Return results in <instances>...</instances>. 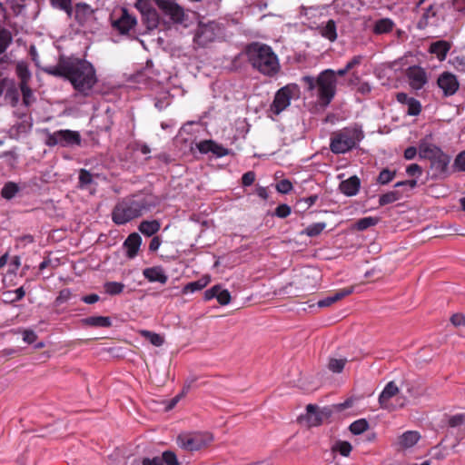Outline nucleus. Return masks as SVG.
Returning a JSON list of instances; mask_svg holds the SVG:
<instances>
[{
  "mask_svg": "<svg viewBox=\"0 0 465 465\" xmlns=\"http://www.w3.org/2000/svg\"><path fill=\"white\" fill-rule=\"evenodd\" d=\"M48 72L54 76L69 80L74 88L84 96L89 95L97 82L93 64L76 57L60 59L58 64Z\"/></svg>",
  "mask_w": 465,
  "mask_h": 465,
  "instance_id": "1",
  "label": "nucleus"
},
{
  "mask_svg": "<svg viewBox=\"0 0 465 465\" xmlns=\"http://www.w3.org/2000/svg\"><path fill=\"white\" fill-rule=\"evenodd\" d=\"M244 54L251 67L265 77L275 78L281 72L280 59L273 49L263 43L246 45Z\"/></svg>",
  "mask_w": 465,
  "mask_h": 465,
  "instance_id": "2",
  "label": "nucleus"
},
{
  "mask_svg": "<svg viewBox=\"0 0 465 465\" xmlns=\"http://www.w3.org/2000/svg\"><path fill=\"white\" fill-rule=\"evenodd\" d=\"M159 203L158 199L151 194H139L124 198L114 208L112 219L116 224H124L133 219L150 212Z\"/></svg>",
  "mask_w": 465,
  "mask_h": 465,
  "instance_id": "3",
  "label": "nucleus"
},
{
  "mask_svg": "<svg viewBox=\"0 0 465 465\" xmlns=\"http://www.w3.org/2000/svg\"><path fill=\"white\" fill-rule=\"evenodd\" d=\"M362 138L363 134L359 126H347L331 134L330 149L335 154L345 153L356 147Z\"/></svg>",
  "mask_w": 465,
  "mask_h": 465,
  "instance_id": "4",
  "label": "nucleus"
},
{
  "mask_svg": "<svg viewBox=\"0 0 465 465\" xmlns=\"http://www.w3.org/2000/svg\"><path fill=\"white\" fill-rule=\"evenodd\" d=\"M214 438L209 431H183L176 438V443L183 450L199 451L212 444Z\"/></svg>",
  "mask_w": 465,
  "mask_h": 465,
  "instance_id": "5",
  "label": "nucleus"
},
{
  "mask_svg": "<svg viewBox=\"0 0 465 465\" xmlns=\"http://www.w3.org/2000/svg\"><path fill=\"white\" fill-rule=\"evenodd\" d=\"M153 3L166 15L170 16L173 22L180 23L183 20L184 13L183 8L172 0H137L135 6L141 13H144L154 9Z\"/></svg>",
  "mask_w": 465,
  "mask_h": 465,
  "instance_id": "6",
  "label": "nucleus"
},
{
  "mask_svg": "<svg viewBox=\"0 0 465 465\" xmlns=\"http://www.w3.org/2000/svg\"><path fill=\"white\" fill-rule=\"evenodd\" d=\"M337 78L332 69H326L317 76L318 99L322 105H328L336 94Z\"/></svg>",
  "mask_w": 465,
  "mask_h": 465,
  "instance_id": "7",
  "label": "nucleus"
},
{
  "mask_svg": "<svg viewBox=\"0 0 465 465\" xmlns=\"http://www.w3.org/2000/svg\"><path fill=\"white\" fill-rule=\"evenodd\" d=\"M80 143V134L72 130H59L54 133H49L45 141V143L48 146L60 145L63 147L79 145Z\"/></svg>",
  "mask_w": 465,
  "mask_h": 465,
  "instance_id": "8",
  "label": "nucleus"
},
{
  "mask_svg": "<svg viewBox=\"0 0 465 465\" xmlns=\"http://www.w3.org/2000/svg\"><path fill=\"white\" fill-rule=\"evenodd\" d=\"M332 411L330 408L319 409L316 405L308 404L306 414L299 417V420L307 427H315L331 417Z\"/></svg>",
  "mask_w": 465,
  "mask_h": 465,
  "instance_id": "9",
  "label": "nucleus"
},
{
  "mask_svg": "<svg viewBox=\"0 0 465 465\" xmlns=\"http://www.w3.org/2000/svg\"><path fill=\"white\" fill-rule=\"evenodd\" d=\"M221 34V27L216 22H209L207 24L200 23L196 35L195 41L200 45H206L212 43Z\"/></svg>",
  "mask_w": 465,
  "mask_h": 465,
  "instance_id": "10",
  "label": "nucleus"
},
{
  "mask_svg": "<svg viewBox=\"0 0 465 465\" xmlns=\"http://www.w3.org/2000/svg\"><path fill=\"white\" fill-rule=\"evenodd\" d=\"M294 90H296V85H285L279 89L270 106L271 111L275 114H279L285 110L291 104Z\"/></svg>",
  "mask_w": 465,
  "mask_h": 465,
  "instance_id": "11",
  "label": "nucleus"
},
{
  "mask_svg": "<svg viewBox=\"0 0 465 465\" xmlns=\"http://www.w3.org/2000/svg\"><path fill=\"white\" fill-rule=\"evenodd\" d=\"M421 436L417 430H407L397 437L393 445L399 451H404L413 448L420 440Z\"/></svg>",
  "mask_w": 465,
  "mask_h": 465,
  "instance_id": "12",
  "label": "nucleus"
},
{
  "mask_svg": "<svg viewBox=\"0 0 465 465\" xmlns=\"http://www.w3.org/2000/svg\"><path fill=\"white\" fill-rule=\"evenodd\" d=\"M437 83L445 96L453 95L458 91L460 86L456 76L449 72L442 73L439 76Z\"/></svg>",
  "mask_w": 465,
  "mask_h": 465,
  "instance_id": "13",
  "label": "nucleus"
},
{
  "mask_svg": "<svg viewBox=\"0 0 465 465\" xmlns=\"http://www.w3.org/2000/svg\"><path fill=\"white\" fill-rule=\"evenodd\" d=\"M136 24L135 17L128 14L127 10L123 8L118 18L113 20V27L120 34H127Z\"/></svg>",
  "mask_w": 465,
  "mask_h": 465,
  "instance_id": "14",
  "label": "nucleus"
},
{
  "mask_svg": "<svg viewBox=\"0 0 465 465\" xmlns=\"http://www.w3.org/2000/svg\"><path fill=\"white\" fill-rule=\"evenodd\" d=\"M399 391V388L394 381L388 382L379 396V403L381 408L390 411H394L395 406L390 402V400L396 396Z\"/></svg>",
  "mask_w": 465,
  "mask_h": 465,
  "instance_id": "15",
  "label": "nucleus"
},
{
  "mask_svg": "<svg viewBox=\"0 0 465 465\" xmlns=\"http://www.w3.org/2000/svg\"><path fill=\"white\" fill-rule=\"evenodd\" d=\"M407 76L410 85L416 90L421 89L427 83L426 72L420 66L410 67L407 72Z\"/></svg>",
  "mask_w": 465,
  "mask_h": 465,
  "instance_id": "16",
  "label": "nucleus"
},
{
  "mask_svg": "<svg viewBox=\"0 0 465 465\" xmlns=\"http://www.w3.org/2000/svg\"><path fill=\"white\" fill-rule=\"evenodd\" d=\"M196 147L202 153H213L217 157H223L229 154V150L218 144L213 140H204L196 143Z\"/></svg>",
  "mask_w": 465,
  "mask_h": 465,
  "instance_id": "17",
  "label": "nucleus"
},
{
  "mask_svg": "<svg viewBox=\"0 0 465 465\" xmlns=\"http://www.w3.org/2000/svg\"><path fill=\"white\" fill-rule=\"evenodd\" d=\"M143 274L151 282H157L164 284L168 281V276L160 266L146 268L143 270Z\"/></svg>",
  "mask_w": 465,
  "mask_h": 465,
  "instance_id": "18",
  "label": "nucleus"
},
{
  "mask_svg": "<svg viewBox=\"0 0 465 465\" xmlns=\"http://www.w3.org/2000/svg\"><path fill=\"white\" fill-rule=\"evenodd\" d=\"M142 243V238L137 232L131 233L124 242L127 256L134 258L136 256Z\"/></svg>",
  "mask_w": 465,
  "mask_h": 465,
  "instance_id": "19",
  "label": "nucleus"
},
{
  "mask_svg": "<svg viewBox=\"0 0 465 465\" xmlns=\"http://www.w3.org/2000/svg\"><path fill=\"white\" fill-rule=\"evenodd\" d=\"M450 158L442 151L440 152L431 163V168L434 170L436 175H442L446 173L447 167L450 163Z\"/></svg>",
  "mask_w": 465,
  "mask_h": 465,
  "instance_id": "20",
  "label": "nucleus"
},
{
  "mask_svg": "<svg viewBox=\"0 0 465 465\" xmlns=\"http://www.w3.org/2000/svg\"><path fill=\"white\" fill-rule=\"evenodd\" d=\"M450 48L451 44L450 42L439 40L430 45L429 52L435 54L440 61H443Z\"/></svg>",
  "mask_w": 465,
  "mask_h": 465,
  "instance_id": "21",
  "label": "nucleus"
},
{
  "mask_svg": "<svg viewBox=\"0 0 465 465\" xmlns=\"http://www.w3.org/2000/svg\"><path fill=\"white\" fill-rule=\"evenodd\" d=\"M94 15V9L87 4L78 3L74 7V18L81 25H84Z\"/></svg>",
  "mask_w": 465,
  "mask_h": 465,
  "instance_id": "22",
  "label": "nucleus"
},
{
  "mask_svg": "<svg viewBox=\"0 0 465 465\" xmlns=\"http://www.w3.org/2000/svg\"><path fill=\"white\" fill-rule=\"evenodd\" d=\"M353 292V287H349L345 289H341L335 292L334 294L328 296L322 300H320L317 304L319 307H329L332 305L333 303L337 302L338 301L341 300L342 298L350 295Z\"/></svg>",
  "mask_w": 465,
  "mask_h": 465,
  "instance_id": "23",
  "label": "nucleus"
},
{
  "mask_svg": "<svg viewBox=\"0 0 465 465\" xmlns=\"http://www.w3.org/2000/svg\"><path fill=\"white\" fill-rule=\"evenodd\" d=\"M419 156L420 158L429 159L431 161L435 156L441 152V149L438 146L429 143L425 141H421L419 143Z\"/></svg>",
  "mask_w": 465,
  "mask_h": 465,
  "instance_id": "24",
  "label": "nucleus"
},
{
  "mask_svg": "<svg viewBox=\"0 0 465 465\" xmlns=\"http://www.w3.org/2000/svg\"><path fill=\"white\" fill-rule=\"evenodd\" d=\"M360 179L357 176H351L340 184V189L347 196L355 195L360 189Z\"/></svg>",
  "mask_w": 465,
  "mask_h": 465,
  "instance_id": "25",
  "label": "nucleus"
},
{
  "mask_svg": "<svg viewBox=\"0 0 465 465\" xmlns=\"http://www.w3.org/2000/svg\"><path fill=\"white\" fill-rule=\"evenodd\" d=\"M161 223L158 220H144L139 224V231L145 236L150 237L159 232Z\"/></svg>",
  "mask_w": 465,
  "mask_h": 465,
  "instance_id": "26",
  "label": "nucleus"
},
{
  "mask_svg": "<svg viewBox=\"0 0 465 465\" xmlns=\"http://www.w3.org/2000/svg\"><path fill=\"white\" fill-rule=\"evenodd\" d=\"M84 322L89 326L93 327H110L112 325V321L109 317L105 316H91L85 318Z\"/></svg>",
  "mask_w": 465,
  "mask_h": 465,
  "instance_id": "27",
  "label": "nucleus"
},
{
  "mask_svg": "<svg viewBox=\"0 0 465 465\" xmlns=\"http://www.w3.org/2000/svg\"><path fill=\"white\" fill-rule=\"evenodd\" d=\"M320 32L323 37L331 42L337 38L336 25L333 20H329L324 25L321 26Z\"/></svg>",
  "mask_w": 465,
  "mask_h": 465,
  "instance_id": "28",
  "label": "nucleus"
},
{
  "mask_svg": "<svg viewBox=\"0 0 465 465\" xmlns=\"http://www.w3.org/2000/svg\"><path fill=\"white\" fill-rule=\"evenodd\" d=\"M142 15L148 30H153L158 26L159 16L155 9L142 13Z\"/></svg>",
  "mask_w": 465,
  "mask_h": 465,
  "instance_id": "29",
  "label": "nucleus"
},
{
  "mask_svg": "<svg viewBox=\"0 0 465 465\" xmlns=\"http://www.w3.org/2000/svg\"><path fill=\"white\" fill-rule=\"evenodd\" d=\"M435 16L436 11L434 10L433 5H430L422 14L421 18L418 23V27L420 29H424L428 25H432L433 22L431 21V19L435 18Z\"/></svg>",
  "mask_w": 465,
  "mask_h": 465,
  "instance_id": "30",
  "label": "nucleus"
},
{
  "mask_svg": "<svg viewBox=\"0 0 465 465\" xmlns=\"http://www.w3.org/2000/svg\"><path fill=\"white\" fill-rule=\"evenodd\" d=\"M394 23L390 18H382L376 21L373 32L377 35L386 34L392 30Z\"/></svg>",
  "mask_w": 465,
  "mask_h": 465,
  "instance_id": "31",
  "label": "nucleus"
},
{
  "mask_svg": "<svg viewBox=\"0 0 465 465\" xmlns=\"http://www.w3.org/2000/svg\"><path fill=\"white\" fill-rule=\"evenodd\" d=\"M402 197V193L400 191H390L386 193H383L379 198V203L381 206L392 203Z\"/></svg>",
  "mask_w": 465,
  "mask_h": 465,
  "instance_id": "32",
  "label": "nucleus"
},
{
  "mask_svg": "<svg viewBox=\"0 0 465 465\" xmlns=\"http://www.w3.org/2000/svg\"><path fill=\"white\" fill-rule=\"evenodd\" d=\"M352 450V447L350 442L344 440H337L331 446V450L333 452H339L341 455L344 457H348Z\"/></svg>",
  "mask_w": 465,
  "mask_h": 465,
  "instance_id": "33",
  "label": "nucleus"
},
{
  "mask_svg": "<svg viewBox=\"0 0 465 465\" xmlns=\"http://www.w3.org/2000/svg\"><path fill=\"white\" fill-rule=\"evenodd\" d=\"M140 334L143 338L147 339L154 346H162L164 342L163 337L158 333L147 330H142L140 331Z\"/></svg>",
  "mask_w": 465,
  "mask_h": 465,
  "instance_id": "34",
  "label": "nucleus"
},
{
  "mask_svg": "<svg viewBox=\"0 0 465 465\" xmlns=\"http://www.w3.org/2000/svg\"><path fill=\"white\" fill-rule=\"evenodd\" d=\"M25 295V291L23 286L19 287L15 291H8L4 292V296L8 302H15L21 301Z\"/></svg>",
  "mask_w": 465,
  "mask_h": 465,
  "instance_id": "35",
  "label": "nucleus"
},
{
  "mask_svg": "<svg viewBox=\"0 0 465 465\" xmlns=\"http://www.w3.org/2000/svg\"><path fill=\"white\" fill-rule=\"evenodd\" d=\"M369 428V423L365 419H360L358 420L353 421L350 425V430L351 433L355 435H359L364 431H366Z\"/></svg>",
  "mask_w": 465,
  "mask_h": 465,
  "instance_id": "36",
  "label": "nucleus"
},
{
  "mask_svg": "<svg viewBox=\"0 0 465 465\" xmlns=\"http://www.w3.org/2000/svg\"><path fill=\"white\" fill-rule=\"evenodd\" d=\"M53 6L64 10L66 15L71 17L73 15V8L71 5L72 0H50Z\"/></svg>",
  "mask_w": 465,
  "mask_h": 465,
  "instance_id": "37",
  "label": "nucleus"
},
{
  "mask_svg": "<svg viewBox=\"0 0 465 465\" xmlns=\"http://www.w3.org/2000/svg\"><path fill=\"white\" fill-rule=\"evenodd\" d=\"M104 291L110 295H116L123 292L124 285L117 282H107L104 285Z\"/></svg>",
  "mask_w": 465,
  "mask_h": 465,
  "instance_id": "38",
  "label": "nucleus"
},
{
  "mask_svg": "<svg viewBox=\"0 0 465 465\" xmlns=\"http://www.w3.org/2000/svg\"><path fill=\"white\" fill-rule=\"evenodd\" d=\"M161 460L163 465H181L176 454L172 450L163 451Z\"/></svg>",
  "mask_w": 465,
  "mask_h": 465,
  "instance_id": "39",
  "label": "nucleus"
},
{
  "mask_svg": "<svg viewBox=\"0 0 465 465\" xmlns=\"http://www.w3.org/2000/svg\"><path fill=\"white\" fill-rule=\"evenodd\" d=\"M18 192V186L16 183L9 182L5 184V186L2 189V196L5 199H12L16 193Z\"/></svg>",
  "mask_w": 465,
  "mask_h": 465,
  "instance_id": "40",
  "label": "nucleus"
},
{
  "mask_svg": "<svg viewBox=\"0 0 465 465\" xmlns=\"http://www.w3.org/2000/svg\"><path fill=\"white\" fill-rule=\"evenodd\" d=\"M395 175H396L395 171H391V170L385 168L380 173V174L377 178V183L380 184H387L395 178Z\"/></svg>",
  "mask_w": 465,
  "mask_h": 465,
  "instance_id": "41",
  "label": "nucleus"
},
{
  "mask_svg": "<svg viewBox=\"0 0 465 465\" xmlns=\"http://www.w3.org/2000/svg\"><path fill=\"white\" fill-rule=\"evenodd\" d=\"M209 282L208 278H202L198 281L192 282L184 287V292H195L203 289Z\"/></svg>",
  "mask_w": 465,
  "mask_h": 465,
  "instance_id": "42",
  "label": "nucleus"
},
{
  "mask_svg": "<svg viewBox=\"0 0 465 465\" xmlns=\"http://www.w3.org/2000/svg\"><path fill=\"white\" fill-rule=\"evenodd\" d=\"M326 227V223H313L312 225H309L304 232L310 236V237H314V236H317L319 235Z\"/></svg>",
  "mask_w": 465,
  "mask_h": 465,
  "instance_id": "43",
  "label": "nucleus"
},
{
  "mask_svg": "<svg viewBox=\"0 0 465 465\" xmlns=\"http://www.w3.org/2000/svg\"><path fill=\"white\" fill-rule=\"evenodd\" d=\"M346 359H331L328 363V368L336 373H340L344 369Z\"/></svg>",
  "mask_w": 465,
  "mask_h": 465,
  "instance_id": "44",
  "label": "nucleus"
},
{
  "mask_svg": "<svg viewBox=\"0 0 465 465\" xmlns=\"http://www.w3.org/2000/svg\"><path fill=\"white\" fill-rule=\"evenodd\" d=\"M378 221V218L375 217H364L357 222V228L361 231L366 230L369 227L376 225Z\"/></svg>",
  "mask_w": 465,
  "mask_h": 465,
  "instance_id": "45",
  "label": "nucleus"
},
{
  "mask_svg": "<svg viewBox=\"0 0 465 465\" xmlns=\"http://www.w3.org/2000/svg\"><path fill=\"white\" fill-rule=\"evenodd\" d=\"M132 465H163L161 456L143 458L141 461L134 460Z\"/></svg>",
  "mask_w": 465,
  "mask_h": 465,
  "instance_id": "46",
  "label": "nucleus"
},
{
  "mask_svg": "<svg viewBox=\"0 0 465 465\" xmlns=\"http://www.w3.org/2000/svg\"><path fill=\"white\" fill-rule=\"evenodd\" d=\"M16 73L21 80V83L29 81L31 74L26 65H25L24 64H18L16 65Z\"/></svg>",
  "mask_w": 465,
  "mask_h": 465,
  "instance_id": "47",
  "label": "nucleus"
},
{
  "mask_svg": "<svg viewBox=\"0 0 465 465\" xmlns=\"http://www.w3.org/2000/svg\"><path fill=\"white\" fill-rule=\"evenodd\" d=\"M420 103L415 98H412V100L407 104V114L409 115H418L420 113Z\"/></svg>",
  "mask_w": 465,
  "mask_h": 465,
  "instance_id": "48",
  "label": "nucleus"
},
{
  "mask_svg": "<svg viewBox=\"0 0 465 465\" xmlns=\"http://www.w3.org/2000/svg\"><path fill=\"white\" fill-rule=\"evenodd\" d=\"M93 182L92 174L85 169H81L79 172V184L80 187H84Z\"/></svg>",
  "mask_w": 465,
  "mask_h": 465,
  "instance_id": "49",
  "label": "nucleus"
},
{
  "mask_svg": "<svg viewBox=\"0 0 465 465\" xmlns=\"http://www.w3.org/2000/svg\"><path fill=\"white\" fill-rule=\"evenodd\" d=\"M216 299L221 305H227L231 302V294L227 290H222L220 287L217 292Z\"/></svg>",
  "mask_w": 465,
  "mask_h": 465,
  "instance_id": "50",
  "label": "nucleus"
},
{
  "mask_svg": "<svg viewBox=\"0 0 465 465\" xmlns=\"http://www.w3.org/2000/svg\"><path fill=\"white\" fill-rule=\"evenodd\" d=\"M11 42V36L5 30H0V54L4 53Z\"/></svg>",
  "mask_w": 465,
  "mask_h": 465,
  "instance_id": "51",
  "label": "nucleus"
},
{
  "mask_svg": "<svg viewBox=\"0 0 465 465\" xmlns=\"http://www.w3.org/2000/svg\"><path fill=\"white\" fill-rule=\"evenodd\" d=\"M194 381H195V379H194V378H193V379H191L190 381H186V384H185V386H184V388H183V393H182L181 395H177L176 397H174V398L170 401V403L168 404V406H167V408H166L167 410H171V409H173V408L176 405V403L179 401V400H180V398L182 397V395H183V393H185L186 391H189V389L191 388V385L193 384V382H194Z\"/></svg>",
  "mask_w": 465,
  "mask_h": 465,
  "instance_id": "52",
  "label": "nucleus"
},
{
  "mask_svg": "<svg viewBox=\"0 0 465 465\" xmlns=\"http://www.w3.org/2000/svg\"><path fill=\"white\" fill-rule=\"evenodd\" d=\"M276 189L279 193H288L292 191V184L289 180L283 179L277 183Z\"/></svg>",
  "mask_w": 465,
  "mask_h": 465,
  "instance_id": "53",
  "label": "nucleus"
},
{
  "mask_svg": "<svg viewBox=\"0 0 465 465\" xmlns=\"http://www.w3.org/2000/svg\"><path fill=\"white\" fill-rule=\"evenodd\" d=\"M407 392L411 398H419L423 395V390L414 384L407 385Z\"/></svg>",
  "mask_w": 465,
  "mask_h": 465,
  "instance_id": "54",
  "label": "nucleus"
},
{
  "mask_svg": "<svg viewBox=\"0 0 465 465\" xmlns=\"http://www.w3.org/2000/svg\"><path fill=\"white\" fill-rule=\"evenodd\" d=\"M448 423L450 427H458V426L465 423V414H457V415L451 416L449 419Z\"/></svg>",
  "mask_w": 465,
  "mask_h": 465,
  "instance_id": "55",
  "label": "nucleus"
},
{
  "mask_svg": "<svg viewBox=\"0 0 465 465\" xmlns=\"http://www.w3.org/2000/svg\"><path fill=\"white\" fill-rule=\"evenodd\" d=\"M291 213V207L287 204H281L275 209V214L280 218H286Z\"/></svg>",
  "mask_w": 465,
  "mask_h": 465,
  "instance_id": "56",
  "label": "nucleus"
},
{
  "mask_svg": "<svg viewBox=\"0 0 465 465\" xmlns=\"http://www.w3.org/2000/svg\"><path fill=\"white\" fill-rule=\"evenodd\" d=\"M406 173L410 175V176H420L421 173H422V169L421 167L417 164V163H411L410 164L407 169H406Z\"/></svg>",
  "mask_w": 465,
  "mask_h": 465,
  "instance_id": "57",
  "label": "nucleus"
},
{
  "mask_svg": "<svg viewBox=\"0 0 465 465\" xmlns=\"http://www.w3.org/2000/svg\"><path fill=\"white\" fill-rule=\"evenodd\" d=\"M302 82L306 84L308 91H312L317 87V78L312 76L305 75L302 78Z\"/></svg>",
  "mask_w": 465,
  "mask_h": 465,
  "instance_id": "58",
  "label": "nucleus"
},
{
  "mask_svg": "<svg viewBox=\"0 0 465 465\" xmlns=\"http://www.w3.org/2000/svg\"><path fill=\"white\" fill-rule=\"evenodd\" d=\"M37 339V335L32 330H25L23 332V340L28 344L34 343Z\"/></svg>",
  "mask_w": 465,
  "mask_h": 465,
  "instance_id": "59",
  "label": "nucleus"
},
{
  "mask_svg": "<svg viewBox=\"0 0 465 465\" xmlns=\"http://www.w3.org/2000/svg\"><path fill=\"white\" fill-rule=\"evenodd\" d=\"M450 322L456 327L465 326V316L460 313L453 314L450 318Z\"/></svg>",
  "mask_w": 465,
  "mask_h": 465,
  "instance_id": "60",
  "label": "nucleus"
},
{
  "mask_svg": "<svg viewBox=\"0 0 465 465\" xmlns=\"http://www.w3.org/2000/svg\"><path fill=\"white\" fill-rule=\"evenodd\" d=\"M255 180V173L253 172H247L242 177V183L244 186H250Z\"/></svg>",
  "mask_w": 465,
  "mask_h": 465,
  "instance_id": "61",
  "label": "nucleus"
},
{
  "mask_svg": "<svg viewBox=\"0 0 465 465\" xmlns=\"http://www.w3.org/2000/svg\"><path fill=\"white\" fill-rule=\"evenodd\" d=\"M363 60L362 55H355L353 56L345 65L349 71L352 70L354 67L358 66Z\"/></svg>",
  "mask_w": 465,
  "mask_h": 465,
  "instance_id": "62",
  "label": "nucleus"
},
{
  "mask_svg": "<svg viewBox=\"0 0 465 465\" xmlns=\"http://www.w3.org/2000/svg\"><path fill=\"white\" fill-rule=\"evenodd\" d=\"M72 295V292L69 289H64L59 292V295L56 298V302L58 303H64L67 302Z\"/></svg>",
  "mask_w": 465,
  "mask_h": 465,
  "instance_id": "63",
  "label": "nucleus"
},
{
  "mask_svg": "<svg viewBox=\"0 0 465 465\" xmlns=\"http://www.w3.org/2000/svg\"><path fill=\"white\" fill-rule=\"evenodd\" d=\"M455 165L460 171H465V151L461 152L455 159Z\"/></svg>",
  "mask_w": 465,
  "mask_h": 465,
  "instance_id": "64",
  "label": "nucleus"
}]
</instances>
